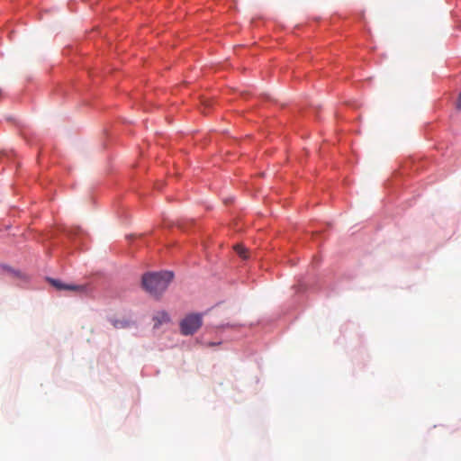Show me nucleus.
I'll use <instances>...</instances> for the list:
<instances>
[{
  "instance_id": "nucleus-4",
  "label": "nucleus",
  "mask_w": 461,
  "mask_h": 461,
  "mask_svg": "<svg viewBox=\"0 0 461 461\" xmlns=\"http://www.w3.org/2000/svg\"><path fill=\"white\" fill-rule=\"evenodd\" d=\"M153 321H154V327L158 328V326H160V325H162L164 323L169 322L170 318H169V315H168V313L167 312L160 311V312H158L154 315Z\"/></svg>"
},
{
  "instance_id": "nucleus-5",
  "label": "nucleus",
  "mask_w": 461,
  "mask_h": 461,
  "mask_svg": "<svg viewBox=\"0 0 461 461\" xmlns=\"http://www.w3.org/2000/svg\"><path fill=\"white\" fill-rule=\"evenodd\" d=\"M234 249L236 251V253L240 257L242 258L243 259H247L248 258V250L245 247H243L242 245H236L234 247Z\"/></svg>"
},
{
  "instance_id": "nucleus-2",
  "label": "nucleus",
  "mask_w": 461,
  "mask_h": 461,
  "mask_svg": "<svg viewBox=\"0 0 461 461\" xmlns=\"http://www.w3.org/2000/svg\"><path fill=\"white\" fill-rule=\"evenodd\" d=\"M202 324V316L197 313H192L181 321L180 331L185 336L193 335L201 328Z\"/></svg>"
},
{
  "instance_id": "nucleus-1",
  "label": "nucleus",
  "mask_w": 461,
  "mask_h": 461,
  "mask_svg": "<svg viewBox=\"0 0 461 461\" xmlns=\"http://www.w3.org/2000/svg\"><path fill=\"white\" fill-rule=\"evenodd\" d=\"M173 276L169 271L147 273L142 276V286L151 295L158 297L167 290Z\"/></svg>"
},
{
  "instance_id": "nucleus-6",
  "label": "nucleus",
  "mask_w": 461,
  "mask_h": 461,
  "mask_svg": "<svg viewBox=\"0 0 461 461\" xmlns=\"http://www.w3.org/2000/svg\"><path fill=\"white\" fill-rule=\"evenodd\" d=\"M113 326H114L115 328H118V327H119V321H115V322L113 323Z\"/></svg>"
},
{
  "instance_id": "nucleus-3",
  "label": "nucleus",
  "mask_w": 461,
  "mask_h": 461,
  "mask_svg": "<svg viewBox=\"0 0 461 461\" xmlns=\"http://www.w3.org/2000/svg\"><path fill=\"white\" fill-rule=\"evenodd\" d=\"M50 282L58 290H68L76 293H84L86 291L85 285H66L61 281L56 279H50Z\"/></svg>"
}]
</instances>
